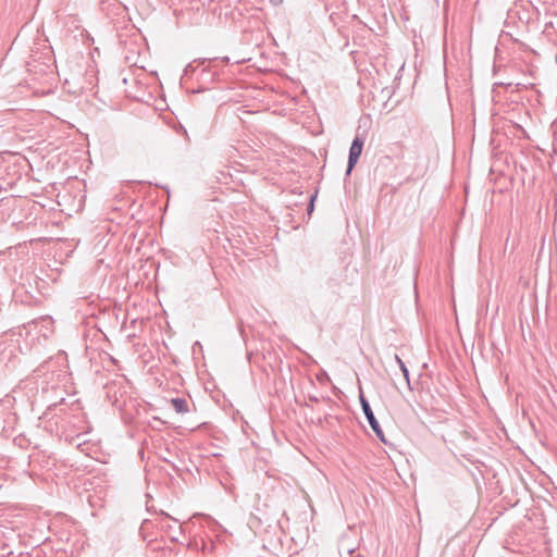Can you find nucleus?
<instances>
[{"label":"nucleus","mask_w":557,"mask_h":557,"mask_svg":"<svg viewBox=\"0 0 557 557\" xmlns=\"http://www.w3.org/2000/svg\"><path fill=\"white\" fill-rule=\"evenodd\" d=\"M196 67L190 63L185 67V75H188V73L194 72Z\"/></svg>","instance_id":"obj_8"},{"label":"nucleus","mask_w":557,"mask_h":557,"mask_svg":"<svg viewBox=\"0 0 557 557\" xmlns=\"http://www.w3.org/2000/svg\"><path fill=\"white\" fill-rule=\"evenodd\" d=\"M530 79L527 77V72L524 71V91H527L530 87V95H524V98L533 106V101L540 102L539 97V90L534 89V87L537 84V77H539V69L536 66L531 65L528 69Z\"/></svg>","instance_id":"obj_2"},{"label":"nucleus","mask_w":557,"mask_h":557,"mask_svg":"<svg viewBox=\"0 0 557 557\" xmlns=\"http://www.w3.org/2000/svg\"><path fill=\"white\" fill-rule=\"evenodd\" d=\"M209 66H211L212 69H214L219 62H222V63H228L230 59L227 57H224V58H214V59H209Z\"/></svg>","instance_id":"obj_6"},{"label":"nucleus","mask_w":557,"mask_h":557,"mask_svg":"<svg viewBox=\"0 0 557 557\" xmlns=\"http://www.w3.org/2000/svg\"><path fill=\"white\" fill-rule=\"evenodd\" d=\"M273 5H278L283 0H269Z\"/></svg>","instance_id":"obj_9"},{"label":"nucleus","mask_w":557,"mask_h":557,"mask_svg":"<svg viewBox=\"0 0 557 557\" xmlns=\"http://www.w3.org/2000/svg\"><path fill=\"white\" fill-rule=\"evenodd\" d=\"M362 148H363V140L359 136H356L351 143L350 148H349L346 175H349L351 173L352 169L355 168V165L357 164L358 159L362 152Z\"/></svg>","instance_id":"obj_3"},{"label":"nucleus","mask_w":557,"mask_h":557,"mask_svg":"<svg viewBox=\"0 0 557 557\" xmlns=\"http://www.w3.org/2000/svg\"><path fill=\"white\" fill-rule=\"evenodd\" d=\"M394 359L396 360V362L398 363L403 374H404V377L408 384V387L411 389L410 387V380H409V370L407 369L406 364L404 363V361L400 359V357L398 355H395L394 356Z\"/></svg>","instance_id":"obj_5"},{"label":"nucleus","mask_w":557,"mask_h":557,"mask_svg":"<svg viewBox=\"0 0 557 557\" xmlns=\"http://www.w3.org/2000/svg\"><path fill=\"white\" fill-rule=\"evenodd\" d=\"M171 405L177 413H186L189 411L188 403L185 398H172Z\"/></svg>","instance_id":"obj_4"},{"label":"nucleus","mask_w":557,"mask_h":557,"mask_svg":"<svg viewBox=\"0 0 557 557\" xmlns=\"http://www.w3.org/2000/svg\"><path fill=\"white\" fill-rule=\"evenodd\" d=\"M315 198H317V193H315L314 195H311V196L309 197V203H308V207H307V212H308V214H309V215H310V214L313 212V210H314V200H315Z\"/></svg>","instance_id":"obj_7"},{"label":"nucleus","mask_w":557,"mask_h":557,"mask_svg":"<svg viewBox=\"0 0 557 557\" xmlns=\"http://www.w3.org/2000/svg\"><path fill=\"white\" fill-rule=\"evenodd\" d=\"M359 400H360V405H361V408H362V411L371 426V429L373 430V432L375 433V435L377 436V438L386 444L387 441L385 438V435H384V432L379 423V421L376 420L372 409H371V406L369 404V401L367 400V398L364 397L363 395V392L362 389L360 388V393H359Z\"/></svg>","instance_id":"obj_1"}]
</instances>
